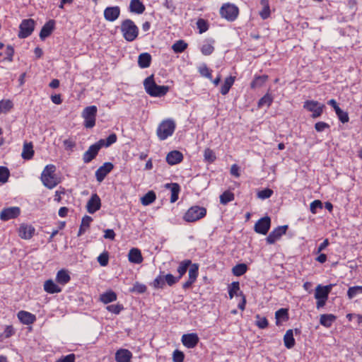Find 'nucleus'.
I'll use <instances>...</instances> for the list:
<instances>
[{"instance_id": "obj_1", "label": "nucleus", "mask_w": 362, "mask_h": 362, "mask_svg": "<svg viewBox=\"0 0 362 362\" xmlns=\"http://www.w3.org/2000/svg\"><path fill=\"white\" fill-rule=\"evenodd\" d=\"M189 267L188 280L182 284V288L185 290L189 288L196 281L199 275V265L192 264L190 259H185L179 263L177 269L178 273L177 277L180 280L185 274Z\"/></svg>"}, {"instance_id": "obj_2", "label": "nucleus", "mask_w": 362, "mask_h": 362, "mask_svg": "<svg viewBox=\"0 0 362 362\" xmlns=\"http://www.w3.org/2000/svg\"><path fill=\"white\" fill-rule=\"evenodd\" d=\"M143 84L146 93L151 97H163L168 93L170 89L168 86L157 85L155 82L153 75L146 78Z\"/></svg>"}, {"instance_id": "obj_3", "label": "nucleus", "mask_w": 362, "mask_h": 362, "mask_svg": "<svg viewBox=\"0 0 362 362\" xmlns=\"http://www.w3.org/2000/svg\"><path fill=\"white\" fill-rule=\"evenodd\" d=\"M120 31L123 37L127 42H133L139 35V28L131 19H125L122 21Z\"/></svg>"}, {"instance_id": "obj_4", "label": "nucleus", "mask_w": 362, "mask_h": 362, "mask_svg": "<svg viewBox=\"0 0 362 362\" xmlns=\"http://www.w3.org/2000/svg\"><path fill=\"white\" fill-rule=\"evenodd\" d=\"M55 171V165L49 164L45 166L41 174V181L48 189H53L59 183L54 173Z\"/></svg>"}, {"instance_id": "obj_5", "label": "nucleus", "mask_w": 362, "mask_h": 362, "mask_svg": "<svg viewBox=\"0 0 362 362\" xmlns=\"http://www.w3.org/2000/svg\"><path fill=\"white\" fill-rule=\"evenodd\" d=\"M176 128V124L173 119L163 120L156 129V135L160 141L167 139L171 136Z\"/></svg>"}, {"instance_id": "obj_6", "label": "nucleus", "mask_w": 362, "mask_h": 362, "mask_svg": "<svg viewBox=\"0 0 362 362\" xmlns=\"http://www.w3.org/2000/svg\"><path fill=\"white\" fill-rule=\"evenodd\" d=\"M332 287V284H329L327 286H317L315 288V298L317 300L316 307L317 309H320L325 305Z\"/></svg>"}, {"instance_id": "obj_7", "label": "nucleus", "mask_w": 362, "mask_h": 362, "mask_svg": "<svg viewBox=\"0 0 362 362\" xmlns=\"http://www.w3.org/2000/svg\"><path fill=\"white\" fill-rule=\"evenodd\" d=\"M206 215V208L199 206H192L185 212L183 219L186 222L192 223L203 218Z\"/></svg>"}, {"instance_id": "obj_8", "label": "nucleus", "mask_w": 362, "mask_h": 362, "mask_svg": "<svg viewBox=\"0 0 362 362\" xmlns=\"http://www.w3.org/2000/svg\"><path fill=\"white\" fill-rule=\"evenodd\" d=\"M98 108L95 105L86 107L82 112L83 118V126L86 128L91 129L95 125Z\"/></svg>"}, {"instance_id": "obj_9", "label": "nucleus", "mask_w": 362, "mask_h": 362, "mask_svg": "<svg viewBox=\"0 0 362 362\" xmlns=\"http://www.w3.org/2000/svg\"><path fill=\"white\" fill-rule=\"evenodd\" d=\"M228 296L230 299H232L235 296H240L241 299L238 304V308L241 310H244L245 309L246 297L243 291H240V284L238 281H233L228 285Z\"/></svg>"}, {"instance_id": "obj_10", "label": "nucleus", "mask_w": 362, "mask_h": 362, "mask_svg": "<svg viewBox=\"0 0 362 362\" xmlns=\"http://www.w3.org/2000/svg\"><path fill=\"white\" fill-rule=\"evenodd\" d=\"M239 9L235 4L227 3L223 4L220 9V15L228 21H234L238 16Z\"/></svg>"}, {"instance_id": "obj_11", "label": "nucleus", "mask_w": 362, "mask_h": 362, "mask_svg": "<svg viewBox=\"0 0 362 362\" xmlns=\"http://www.w3.org/2000/svg\"><path fill=\"white\" fill-rule=\"evenodd\" d=\"M303 108L312 112L313 118H317L323 113L325 105L316 100H308L304 102Z\"/></svg>"}, {"instance_id": "obj_12", "label": "nucleus", "mask_w": 362, "mask_h": 362, "mask_svg": "<svg viewBox=\"0 0 362 362\" xmlns=\"http://www.w3.org/2000/svg\"><path fill=\"white\" fill-rule=\"evenodd\" d=\"M35 22L32 18L23 19L19 25L18 37L24 39L29 37L34 31Z\"/></svg>"}, {"instance_id": "obj_13", "label": "nucleus", "mask_w": 362, "mask_h": 362, "mask_svg": "<svg viewBox=\"0 0 362 362\" xmlns=\"http://www.w3.org/2000/svg\"><path fill=\"white\" fill-rule=\"evenodd\" d=\"M21 214V209L18 206H10L4 208L0 212V219L3 221H7L11 219L16 218Z\"/></svg>"}, {"instance_id": "obj_14", "label": "nucleus", "mask_w": 362, "mask_h": 362, "mask_svg": "<svg viewBox=\"0 0 362 362\" xmlns=\"http://www.w3.org/2000/svg\"><path fill=\"white\" fill-rule=\"evenodd\" d=\"M101 143L102 141H97L89 146L88 150L83 155V161L84 163H89L97 156L101 148Z\"/></svg>"}, {"instance_id": "obj_15", "label": "nucleus", "mask_w": 362, "mask_h": 362, "mask_svg": "<svg viewBox=\"0 0 362 362\" xmlns=\"http://www.w3.org/2000/svg\"><path fill=\"white\" fill-rule=\"evenodd\" d=\"M271 226V219L265 216L259 219L255 225V231L259 234L266 235Z\"/></svg>"}, {"instance_id": "obj_16", "label": "nucleus", "mask_w": 362, "mask_h": 362, "mask_svg": "<svg viewBox=\"0 0 362 362\" xmlns=\"http://www.w3.org/2000/svg\"><path fill=\"white\" fill-rule=\"evenodd\" d=\"M287 228V226H278L277 228H274L267 237V243L268 244H274L286 233Z\"/></svg>"}, {"instance_id": "obj_17", "label": "nucleus", "mask_w": 362, "mask_h": 362, "mask_svg": "<svg viewBox=\"0 0 362 362\" xmlns=\"http://www.w3.org/2000/svg\"><path fill=\"white\" fill-rule=\"evenodd\" d=\"M113 168L114 165L112 163L106 162L103 163V165L95 171V177L97 181L98 182H103L105 177L112 170Z\"/></svg>"}, {"instance_id": "obj_18", "label": "nucleus", "mask_w": 362, "mask_h": 362, "mask_svg": "<svg viewBox=\"0 0 362 362\" xmlns=\"http://www.w3.org/2000/svg\"><path fill=\"white\" fill-rule=\"evenodd\" d=\"M121 10L119 6H108L104 10V18L110 22L115 21L120 16Z\"/></svg>"}, {"instance_id": "obj_19", "label": "nucleus", "mask_w": 362, "mask_h": 362, "mask_svg": "<svg viewBox=\"0 0 362 362\" xmlns=\"http://www.w3.org/2000/svg\"><path fill=\"white\" fill-rule=\"evenodd\" d=\"M35 229L32 225L22 223L20 225L18 233L20 238L24 240H30L33 238Z\"/></svg>"}, {"instance_id": "obj_20", "label": "nucleus", "mask_w": 362, "mask_h": 362, "mask_svg": "<svg viewBox=\"0 0 362 362\" xmlns=\"http://www.w3.org/2000/svg\"><path fill=\"white\" fill-rule=\"evenodd\" d=\"M101 200L97 194H93L87 202L86 209L89 214H94L100 209Z\"/></svg>"}, {"instance_id": "obj_21", "label": "nucleus", "mask_w": 362, "mask_h": 362, "mask_svg": "<svg viewBox=\"0 0 362 362\" xmlns=\"http://www.w3.org/2000/svg\"><path fill=\"white\" fill-rule=\"evenodd\" d=\"M182 342L183 345L188 349L194 348L199 342L198 335L196 333L183 334L182 337Z\"/></svg>"}, {"instance_id": "obj_22", "label": "nucleus", "mask_w": 362, "mask_h": 362, "mask_svg": "<svg viewBox=\"0 0 362 362\" xmlns=\"http://www.w3.org/2000/svg\"><path fill=\"white\" fill-rule=\"evenodd\" d=\"M19 321L25 325L33 324L36 321V316L28 311L21 310L17 313Z\"/></svg>"}, {"instance_id": "obj_23", "label": "nucleus", "mask_w": 362, "mask_h": 362, "mask_svg": "<svg viewBox=\"0 0 362 362\" xmlns=\"http://www.w3.org/2000/svg\"><path fill=\"white\" fill-rule=\"evenodd\" d=\"M183 158V154L180 151L174 150L167 154L166 162L170 165H175L181 163Z\"/></svg>"}, {"instance_id": "obj_24", "label": "nucleus", "mask_w": 362, "mask_h": 362, "mask_svg": "<svg viewBox=\"0 0 362 362\" xmlns=\"http://www.w3.org/2000/svg\"><path fill=\"white\" fill-rule=\"evenodd\" d=\"M132 353L127 349H119L115 353L117 362H132Z\"/></svg>"}, {"instance_id": "obj_25", "label": "nucleus", "mask_w": 362, "mask_h": 362, "mask_svg": "<svg viewBox=\"0 0 362 362\" xmlns=\"http://www.w3.org/2000/svg\"><path fill=\"white\" fill-rule=\"evenodd\" d=\"M54 28L55 21L54 20H49L46 22L40 30V38L42 40H44L45 38L49 37L54 30Z\"/></svg>"}, {"instance_id": "obj_26", "label": "nucleus", "mask_w": 362, "mask_h": 362, "mask_svg": "<svg viewBox=\"0 0 362 362\" xmlns=\"http://www.w3.org/2000/svg\"><path fill=\"white\" fill-rule=\"evenodd\" d=\"M44 290L47 293L54 294L62 292V288L52 279H48L44 283Z\"/></svg>"}, {"instance_id": "obj_27", "label": "nucleus", "mask_w": 362, "mask_h": 362, "mask_svg": "<svg viewBox=\"0 0 362 362\" xmlns=\"http://www.w3.org/2000/svg\"><path fill=\"white\" fill-rule=\"evenodd\" d=\"M71 280V276L68 270L62 269L57 272L56 275V281L59 285L65 286Z\"/></svg>"}, {"instance_id": "obj_28", "label": "nucleus", "mask_w": 362, "mask_h": 362, "mask_svg": "<svg viewBox=\"0 0 362 362\" xmlns=\"http://www.w3.org/2000/svg\"><path fill=\"white\" fill-rule=\"evenodd\" d=\"M214 43L215 40L212 38L205 40L204 43L200 48L202 54L204 56L211 55L215 49Z\"/></svg>"}, {"instance_id": "obj_29", "label": "nucleus", "mask_w": 362, "mask_h": 362, "mask_svg": "<svg viewBox=\"0 0 362 362\" xmlns=\"http://www.w3.org/2000/svg\"><path fill=\"white\" fill-rule=\"evenodd\" d=\"M35 151L32 142H24L21 156L24 160H31L33 158Z\"/></svg>"}, {"instance_id": "obj_30", "label": "nucleus", "mask_w": 362, "mask_h": 362, "mask_svg": "<svg viewBox=\"0 0 362 362\" xmlns=\"http://www.w3.org/2000/svg\"><path fill=\"white\" fill-rule=\"evenodd\" d=\"M146 7L140 0H131L129 3V10L130 12L141 14L144 12Z\"/></svg>"}, {"instance_id": "obj_31", "label": "nucleus", "mask_w": 362, "mask_h": 362, "mask_svg": "<svg viewBox=\"0 0 362 362\" xmlns=\"http://www.w3.org/2000/svg\"><path fill=\"white\" fill-rule=\"evenodd\" d=\"M165 188L170 189L171 192L170 196V202L175 203L179 198V194L180 192V186L179 184L173 182V183H168L165 185Z\"/></svg>"}, {"instance_id": "obj_32", "label": "nucleus", "mask_w": 362, "mask_h": 362, "mask_svg": "<svg viewBox=\"0 0 362 362\" xmlns=\"http://www.w3.org/2000/svg\"><path fill=\"white\" fill-rule=\"evenodd\" d=\"M129 261L134 264H141L143 262V257L140 250L132 248L128 254Z\"/></svg>"}, {"instance_id": "obj_33", "label": "nucleus", "mask_w": 362, "mask_h": 362, "mask_svg": "<svg viewBox=\"0 0 362 362\" xmlns=\"http://www.w3.org/2000/svg\"><path fill=\"white\" fill-rule=\"evenodd\" d=\"M151 55L149 53H141L138 57V65L141 69L148 68L151 65Z\"/></svg>"}, {"instance_id": "obj_34", "label": "nucleus", "mask_w": 362, "mask_h": 362, "mask_svg": "<svg viewBox=\"0 0 362 362\" xmlns=\"http://www.w3.org/2000/svg\"><path fill=\"white\" fill-rule=\"evenodd\" d=\"M235 81V76H230L228 77H226L225 78V80H224L223 83L221 86L220 93L223 95H226V94H228L229 90H230V89L231 88V87L234 84Z\"/></svg>"}, {"instance_id": "obj_35", "label": "nucleus", "mask_w": 362, "mask_h": 362, "mask_svg": "<svg viewBox=\"0 0 362 362\" xmlns=\"http://www.w3.org/2000/svg\"><path fill=\"white\" fill-rule=\"evenodd\" d=\"M117 296L112 290H109L100 296V300L104 304H108L117 300Z\"/></svg>"}, {"instance_id": "obj_36", "label": "nucleus", "mask_w": 362, "mask_h": 362, "mask_svg": "<svg viewBox=\"0 0 362 362\" xmlns=\"http://www.w3.org/2000/svg\"><path fill=\"white\" fill-rule=\"evenodd\" d=\"M269 76L267 75L257 76L255 75L254 79L250 83V88L252 89H256L257 88L262 87L264 83L267 81Z\"/></svg>"}, {"instance_id": "obj_37", "label": "nucleus", "mask_w": 362, "mask_h": 362, "mask_svg": "<svg viewBox=\"0 0 362 362\" xmlns=\"http://www.w3.org/2000/svg\"><path fill=\"white\" fill-rule=\"evenodd\" d=\"M165 281L164 278V272H160L158 276L150 283V286L155 289H163L165 286Z\"/></svg>"}, {"instance_id": "obj_38", "label": "nucleus", "mask_w": 362, "mask_h": 362, "mask_svg": "<svg viewBox=\"0 0 362 362\" xmlns=\"http://www.w3.org/2000/svg\"><path fill=\"white\" fill-rule=\"evenodd\" d=\"M337 317L333 314H323L320 315V323L327 327H330L336 320Z\"/></svg>"}, {"instance_id": "obj_39", "label": "nucleus", "mask_w": 362, "mask_h": 362, "mask_svg": "<svg viewBox=\"0 0 362 362\" xmlns=\"http://www.w3.org/2000/svg\"><path fill=\"white\" fill-rule=\"evenodd\" d=\"M284 345L287 349H292L296 344L295 339L293 337V330L288 329L284 336Z\"/></svg>"}, {"instance_id": "obj_40", "label": "nucleus", "mask_w": 362, "mask_h": 362, "mask_svg": "<svg viewBox=\"0 0 362 362\" xmlns=\"http://www.w3.org/2000/svg\"><path fill=\"white\" fill-rule=\"evenodd\" d=\"M273 100L274 98L272 94L268 92L259 100L257 103V107L259 108H261L264 106L269 107L272 104Z\"/></svg>"}, {"instance_id": "obj_41", "label": "nucleus", "mask_w": 362, "mask_h": 362, "mask_svg": "<svg viewBox=\"0 0 362 362\" xmlns=\"http://www.w3.org/2000/svg\"><path fill=\"white\" fill-rule=\"evenodd\" d=\"M276 324L279 325L280 320L287 321L288 320V312L286 308H281L275 313Z\"/></svg>"}, {"instance_id": "obj_42", "label": "nucleus", "mask_w": 362, "mask_h": 362, "mask_svg": "<svg viewBox=\"0 0 362 362\" xmlns=\"http://www.w3.org/2000/svg\"><path fill=\"white\" fill-rule=\"evenodd\" d=\"M235 199L234 194L230 190H226L220 195V202L223 205H226L228 203Z\"/></svg>"}, {"instance_id": "obj_43", "label": "nucleus", "mask_w": 362, "mask_h": 362, "mask_svg": "<svg viewBox=\"0 0 362 362\" xmlns=\"http://www.w3.org/2000/svg\"><path fill=\"white\" fill-rule=\"evenodd\" d=\"M156 199V193L153 191L148 192L141 199V202L144 206H148L152 204Z\"/></svg>"}, {"instance_id": "obj_44", "label": "nucleus", "mask_w": 362, "mask_h": 362, "mask_svg": "<svg viewBox=\"0 0 362 362\" xmlns=\"http://www.w3.org/2000/svg\"><path fill=\"white\" fill-rule=\"evenodd\" d=\"M187 43L183 40H179L172 45V49L175 53H182L187 48Z\"/></svg>"}, {"instance_id": "obj_45", "label": "nucleus", "mask_w": 362, "mask_h": 362, "mask_svg": "<svg viewBox=\"0 0 362 362\" xmlns=\"http://www.w3.org/2000/svg\"><path fill=\"white\" fill-rule=\"evenodd\" d=\"M247 271V266L244 263L238 264L233 267L232 272L233 275L240 276L245 274Z\"/></svg>"}, {"instance_id": "obj_46", "label": "nucleus", "mask_w": 362, "mask_h": 362, "mask_svg": "<svg viewBox=\"0 0 362 362\" xmlns=\"http://www.w3.org/2000/svg\"><path fill=\"white\" fill-rule=\"evenodd\" d=\"M117 140V136L116 134L112 133L110 134L106 139H100L98 141H102L101 148L103 147H109L112 144H115Z\"/></svg>"}, {"instance_id": "obj_47", "label": "nucleus", "mask_w": 362, "mask_h": 362, "mask_svg": "<svg viewBox=\"0 0 362 362\" xmlns=\"http://www.w3.org/2000/svg\"><path fill=\"white\" fill-rule=\"evenodd\" d=\"M198 71L203 77L207 78L210 80L212 79V70L210 69L206 64H203L198 68Z\"/></svg>"}, {"instance_id": "obj_48", "label": "nucleus", "mask_w": 362, "mask_h": 362, "mask_svg": "<svg viewBox=\"0 0 362 362\" xmlns=\"http://www.w3.org/2000/svg\"><path fill=\"white\" fill-rule=\"evenodd\" d=\"M13 103L10 100H2L0 101V113H6L13 108Z\"/></svg>"}, {"instance_id": "obj_49", "label": "nucleus", "mask_w": 362, "mask_h": 362, "mask_svg": "<svg viewBox=\"0 0 362 362\" xmlns=\"http://www.w3.org/2000/svg\"><path fill=\"white\" fill-rule=\"evenodd\" d=\"M256 321L255 325L259 329H265L269 325L268 320L266 317H262L260 315L257 314L255 316Z\"/></svg>"}, {"instance_id": "obj_50", "label": "nucleus", "mask_w": 362, "mask_h": 362, "mask_svg": "<svg viewBox=\"0 0 362 362\" xmlns=\"http://www.w3.org/2000/svg\"><path fill=\"white\" fill-rule=\"evenodd\" d=\"M204 160L209 163H214L216 159L214 151L209 148H207L204 150Z\"/></svg>"}, {"instance_id": "obj_51", "label": "nucleus", "mask_w": 362, "mask_h": 362, "mask_svg": "<svg viewBox=\"0 0 362 362\" xmlns=\"http://www.w3.org/2000/svg\"><path fill=\"white\" fill-rule=\"evenodd\" d=\"M10 177V171L8 168L0 166V184H4L8 182Z\"/></svg>"}, {"instance_id": "obj_52", "label": "nucleus", "mask_w": 362, "mask_h": 362, "mask_svg": "<svg viewBox=\"0 0 362 362\" xmlns=\"http://www.w3.org/2000/svg\"><path fill=\"white\" fill-rule=\"evenodd\" d=\"M197 28L199 29V33L200 34H202L203 33L207 31L209 28L208 22L203 18H199L197 20Z\"/></svg>"}, {"instance_id": "obj_53", "label": "nucleus", "mask_w": 362, "mask_h": 362, "mask_svg": "<svg viewBox=\"0 0 362 362\" xmlns=\"http://www.w3.org/2000/svg\"><path fill=\"white\" fill-rule=\"evenodd\" d=\"M359 293H362V286H356L349 287L347 291V296L349 299H352Z\"/></svg>"}, {"instance_id": "obj_54", "label": "nucleus", "mask_w": 362, "mask_h": 362, "mask_svg": "<svg viewBox=\"0 0 362 362\" xmlns=\"http://www.w3.org/2000/svg\"><path fill=\"white\" fill-rule=\"evenodd\" d=\"M274 192L272 189L269 188H266L262 190H260L257 193L258 198L261 199H266L271 197L273 194Z\"/></svg>"}, {"instance_id": "obj_55", "label": "nucleus", "mask_w": 362, "mask_h": 362, "mask_svg": "<svg viewBox=\"0 0 362 362\" xmlns=\"http://www.w3.org/2000/svg\"><path fill=\"white\" fill-rule=\"evenodd\" d=\"M164 278L165 281V284L169 286H172L176 283H177L180 280L177 276H173L171 274H164Z\"/></svg>"}, {"instance_id": "obj_56", "label": "nucleus", "mask_w": 362, "mask_h": 362, "mask_svg": "<svg viewBox=\"0 0 362 362\" xmlns=\"http://www.w3.org/2000/svg\"><path fill=\"white\" fill-rule=\"evenodd\" d=\"M106 309L113 314L118 315L124 310V306L122 304L110 305L106 307Z\"/></svg>"}, {"instance_id": "obj_57", "label": "nucleus", "mask_w": 362, "mask_h": 362, "mask_svg": "<svg viewBox=\"0 0 362 362\" xmlns=\"http://www.w3.org/2000/svg\"><path fill=\"white\" fill-rule=\"evenodd\" d=\"M322 203L320 200H315L310 203V210L313 214H317V209H322Z\"/></svg>"}, {"instance_id": "obj_58", "label": "nucleus", "mask_w": 362, "mask_h": 362, "mask_svg": "<svg viewBox=\"0 0 362 362\" xmlns=\"http://www.w3.org/2000/svg\"><path fill=\"white\" fill-rule=\"evenodd\" d=\"M109 261V255L107 252H104L98 257V262L102 267L107 265Z\"/></svg>"}, {"instance_id": "obj_59", "label": "nucleus", "mask_w": 362, "mask_h": 362, "mask_svg": "<svg viewBox=\"0 0 362 362\" xmlns=\"http://www.w3.org/2000/svg\"><path fill=\"white\" fill-rule=\"evenodd\" d=\"M147 287L146 285L136 282L132 289V291L136 292L138 293H144L146 291Z\"/></svg>"}, {"instance_id": "obj_60", "label": "nucleus", "mask_w": 362, "mask_h": 362, "mask_svg": "<svg viewBox=\"0 0 362 362\" xmlns=\"http://www.w3.org/2000/svg\"><path fill=\"white\" fill-rule=\"evenodd\" d=\"M185 358V355L182 351L176 349L173 351V362H183Z\"/></svg>"}, {"instance_id": "obj_61", "label": "nucleus", "mask_w": 362, "mask_h": 362, "mask_svg": "<svg viewBox=\"0 0 362 362\" xmlns=\"http://www.w3.org/2000/svg\"><path fill=\"white\" fill-rule=\"evenodd\" d=\"M4 337L6 339L10 338L16 334V329L13 325H6L4 332Z\"/></svg>"}, {"instance_id": "obj_62", "label": "nucleus", "mask_w": 362, "mask_h": 362, "mask_svg": "<svg viewBox=\"0 0 362 362\" xmlns=\"http://www.w3.org/2000/svg\"><path fill=\"white\" fill-rule=\"evenodd\" d=\"M336 115H337L340 122L342 123H346L349 120L348 113L343 111L341 108L339 110V112H336Z\"/></svg>"}, {"instance_id": "obj_63", "label": "nucleus", "mask_w": 362, "mask_h": 362, "mask_svg": "<svg viewBox=\"0 0 362 362\" xmlns=\"http://www.w3.org/2000/svg\"><path fill=\"white\" fill-rule=\"evenodd\" d=\"M64 147L66 151H72L76 146V142L72 139H65L63 141Z\"/></svg>"}, {"instance_id": "obj_64", "label": "nucleus", "mask_w": 362, "mask_h": 362, "mask_svg": "<svg viewBox=\"0 0 362 362\" xmlns=\"http://www.w3.org/2000/svg\"><path fill=\"white\" fill-rule=\"evenodd\" d=\"M76 356L74 354H70L58 358L55 362H75Z\"/></svg>"}]
</instances>
